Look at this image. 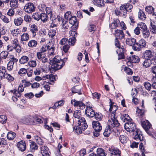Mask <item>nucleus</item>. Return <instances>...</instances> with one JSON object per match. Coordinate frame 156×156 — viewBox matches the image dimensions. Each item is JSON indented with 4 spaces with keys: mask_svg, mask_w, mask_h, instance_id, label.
<instances>
[{
    "mask_svg": "<svg viewBox=\"0 0 156 156\" xmlns=\"http://www.w3.org/2000/svg\"><path fill=\"white\" fill-rule=\"evenodd\" d=\"M32 17L34 20L38 21L41 18V14L38 13H34Z\"/></svg>",
    "mask_w": 156,
    "mask_h": 156,
    "instance_id": "obj_59",
    "label": "nucleus"
},
{
    "mask_svg": "<svg viewBox=\"0 0 156 156\" xmlns=\"http://www.w3.org/2000/svg\"><path fill=\"white\" fill-rule=\"evenodd\" d=\"M7 120V118L5 115H2L0 116V122L2 124L5 123Z\"/></svg>",
    "mask_w": 156,
    "mask_h": 156,
    "instance_id": "obj_60",
    "label": "nucleus"
},
{
    "mask_svg": "<svg viewBox=\"0 0 156 156\" xmlns=\"http://www.w3.org/2000/svg\"><path fill=\"white\" fill-rule=\"evenodd\" d=\"M133 138L136 140H139L140 141H142L139 145V147H144V144H145L144 141H143V136L142 134H141L140 131L138 130H136L135 133L133 134Z\"/></svg>",
    "mask_w": 156,
    "mask_h": 156,
    "instance_id": "obj_3",
    "label": "nucleus"
},
{
    "mask_svg": "<svg viewBox=\"0 0 156 156\" xmlns=\"http://www.w3.org/2000/svg\"><path fill=\"white\" fill-rule=\"evenodd\" d=\"M35 140L37 143L40 145H42L43 144V141L39 137L37 136H34Z\"/></svg>",
    "mask_w": 156,
    "mask_h": 156,
    "instance_id": "obj_50",
    "label": "nucleus"
},
{
    "mask_svg": "<svg viewBox=\"0 0 156 156\" xmlns=\"http://www.w3.org/2000/svg\"><path fill=\"white\" fill-rule=\"evenodd\" d=\"M37 44V42L35 40H32L29 41L28 43V47L31 48L36 47Z\"/></svg>",
    "mask_w": 156,
    "mask_h": 156,
    "instance_id": "obj_28",
    "label": "nucleus"
},
{
    "mask_svg": "<svg viewBox=\"0 0 156 156\" xmlns=\"http://www.w3.org/2000/svg\"><path fill=\"white\" fill-rule=\"evenodd\" d=\"M28 65L30 67H35L37 65L36 61L34 60L30 61L28 62Z\"/></svg>",
    "mask_w": 156,
    "mask_h": 156,
    "instance_id": "obj_63",
    "label": "nucleus"
},
{
    "mask_svg": "<svg viewBox=\"0 0 156 156\" xmlns=\"http://www.w3.org/2000/svg\"><path fill=\"white\" fill-rule=\"evenodd\" d=\"M138 27L140 29L141 31L147 29V26L145 24L142 22L139 23L138 24Z\"/></svg>",
    "mask_w": 156,
    "mask_h": 156,
    "instance_id": "obj_40",
    "label": "nucleus"
},
{
    "mask_svg": "<svg viewBox=\"0 0 156 156\" xmlns=\"http://www.w3.org/2000/svg\"><path fill=\"white\" fill-rule=\"evenodd\" d=\"M43 22L44 23L47 21L48 19L47 15L44 13L41 14V18Z\"/></svg>",
    "mask_w": 156,
    "mask_h": 156,
    "instance_id": "obj_51",
    "label": "nucleus"
},
{
    "mask_svg": "<svg viewBox=\"0 0 156 156\" xmlns=\"http://www.w3.org/2000/svg\"><path fill=\"white\" fill-rule=\"evenodd\" d=\"M123 7H124L127 11L130 12L131 11V10L133 8L132 5L129 3H127L126 5H123Z\"/></svg>",
    "mask_w": 156,
    "mask_h": 156,
    "instance_id": "obj_61",
    "label": "nucleus"
},
{
    "mask_svg": "<svg viewBox=\"0 0 156 156\" xmlns=\"http://www.w3.org/2000/svg\"><path fill=\"white\" fill-rule=\"evenodd\" d=\"M138 43L141 48L145 47L146 46V41L144 39H142L140 40Z\"/></svg>",
    "mask_w": 156,
    "mask_h": 156,
    "instance_id": "obj_57",
    "label": "nucleus"
},
{
    "mask_svg": "<svg viewBox=\"0 0 156 156\" xmlns=\"http://www.w3.org/2000/svg\"><path fill=\"white\" fill-rule=\"evenodd\" d=\"M142 64L146 68L149 67L151 64L154 65H156V60L154 58H152L151 59L146 58Z\"/></svg>",
    "mask_w": 156,
    "mask_h": 156,
    "instance_id": "obj_7",
    "label": "nucleus"
},
{
    "mask_svg": "<svg viewBox=\"0 0 156 156\" xmlns=\"http://www.w3.org/2000/svg\"><path fill=\"white\" fill-rule=\"evenodd\" d=\"M119 23V20L117 19L114 20L110 25V27L111 29H115L118 25V24Z\"/></svg>",
    "mask_w": 156,
    "mask_h": 156,
    "instance_id": "obj_43",
    "label": "nucleus"
},
{
    "mask_svg": "<svg viewBox=\"0 0 156 156\" xmlns=\"http://www.w3.org/2000/svg\"><path fill=\"white\" fill-rule=\"evenodd\" d=\"M139 19L142 20H145L146 19V16L142 11H140L138 14Z\"/></svg>",
    "mask_w": 156,
    "mask_h": 156,
    "instance_id": "obj_45",
    "label": "nucleus"
},
{
    "mask_svg": "<svg viewBox=\"0 0 156 156\" xmlns=\"http://www.w3.org/2000/svg\"><path fill=\"white\" fill-rule=\"evenodd\" d=\"M8 55V52L5 51H3L0 54V57L1 58L5 59Z\"/></svg>",
    "mask_w": 156,
    "mask_h": 156,
    "instance_id": "obj_53",
    "label": "nucleus"
},
{
    "mask_svg": "<svg viewBox=\"0 0 156 156\" xmlns=\"http://www.w3.org/2000/svg\"><path fill=\"white\" fill-rule=\"evenodd\" d=\"M77 121H78V126H80L82 127V128L83 127V126H86V129L87 128V125L85 119L84 118H81Z\"/></svg>",
    "mask_w": 156,
    "mask_h": 156,
    "instance_id": "obj_25",
    "label": "nucleus"
},
{
    "mask_svg": "<svg viewBox=\"0 0 156 156\" xmlns=\"http://www.w3.org/2000/svg\"><path fill=\"white\" fill-rule=\"evenodd\" d=\"M71 104L77 108L83 109L85 108V105L81 101H77L75 99H72L71 101Z\"/></svg>",
    "mask_w": 156,
    "mask_h": 156,
    "instance_id": "obj_5",
    "label": "nucleus"
},
{
    "mask_svg": "<svg viewBox=\"0 0 156 156\" xmlns=\"http://www.w3.org/2000/svg\"><path fill=\"white\" fill-rule=\"evenodd\" d=\"M136 41V39L133 38H127L126 39V43L132 47Z\"/></svg>",
    "mask_w": 156,
    "mask_h": 156,
    "instance_id": "obj_26",
    "label": "nucleus"
},
{
    "mask_svg": "<svg viewBox=\"0 0 156 156\" xmlns=\"http://www.w3.org/2000/svg\"><path fill=\"white\" fill-rule=\"evenodd\" d=\"M23 21V19L21 17L16 18L14 19V22L15 25L16 26L20 25Z\"/></svg>",
    "mask_w": 156,
    "mask_h": 156,
    "instance_id": "obj_27",
    "label": "nucleus"
},
{
    "mask_svg": "<svg viewBox=\"0 0 156 156\" xmlns=\"http://www.w3.org/2000/svg\"><path fill=\"white\" fill-rule=\"evenodd\" d=\"M127 11L124 7H123V5H122L120 7L119 11H116L115 13L117 15H120L121 16L125 17L126 16Z\"/></svg>",
    "mask_w": 156,
    "mask_h": 156,
    "instance_id": "obj_16",
    "label": "nucleus"
},
{
    "mask_svg": "<svg viewBox=\"0 0 156 156\" xmlns=\"http://www.w3.org/2000/svg\"><path fill=\"white\" fill-rule=\"evenodd\" d=\"M76 41V38L73 37L70 38L68 41V43L69 45L73 46L74 45Z\"/></svg>",
    "mask_w": 156,
    "mask_h": 156,
    "instance_id": "obj_64",
    "label": "nucleus"
},
{
    "mask_svg": "<svg viewBox=\"0 0 156 156\" xmlns=\"http://www.w3.org/2000/svg\"><path fill=\"white\" fill-rule=\"evenodd\" d=\"M125 129L128 132H133L136 129L135 124L131 121L126 122L124 125Z\"/></svg>",
    "mask_w": 156,
    "mask_h": 156,
    "instance_id": "obj_4",
    "label": "nucleus"
},
{
    "mask_svg": "<svg viewBox=\"0 0 156 156\" xmlns=\"http://www.w3.org/2000/svg\"><path fill=\"white\" fill-rule=\"evenodd\" d=\"M108 127L112 129L115 127H117L119 125L118 120L116 116H114L113 114L109 115L108 116Z\"/></svg>",
    "mask_w": 156,
    "mask_h": 156,
    "instance_id": "obj_2",
    "label": "nucleus"
},
{
    "mask_svg": "<svg viewBox=\"0 0 156 156\" xmlns=\"http://www.w3.org/2000/svg\"><path fill=\"white\" fill-rule=\"evenodd\" d=\"M18 0H11L10 1V6L13 9H16L17 8L19 5V4L18 2ZM19 1L23 2V0H19Z\"/></svg>",
    "mask_w": 156,
    "mask_h": 156,
    "instance_id": "obj_22",
    "label": "nucleus"
},
{
    "mask_svg": "<svg viewBox=\"0 0 156 156\" xmlns=\"http://www.w3.org/2000/svg\"><path fill=\"white\" fill-rule=\"evenodd\" d=\"M141 124L145 130L151 129V124L148 120H145L142 121Z\"/></svg>",
    "mask_w": 156,
    "mask_h": 156,
    "instance_id": "obj_17",
    "label": "nucleus"
},
{
    "mask_svg": "<svg viewBox=\"0 0 156 156\" xmlns=\"http://www.w3.org/2000/svg\"><path fill=\"white\" fill-rule=\"evenodd\" d=\"M154 53L151 51L150 50H146L144 53V57L147 58H154L153 57Z\"/></svg>",
    "mask_w": 156,
    "mask_h": 156,
    "instance_id": "obj_23",
    "label": "nucleus"
},
{
    "mask_svg": "<svg viewBox=\"0 0 156 156\" xmlns=\"http://www.w3.org/2000/svg\"><path fill=\"white\" fill-rule=\"evenodd\" d=\"M29 58L28 57L23 55L20 59L19 62L21 64H24L28 62Z\"/></svg>",
    "mask_w": 156,
    "mask_h": 156,
    "instance_id": "obj_36",
    "label": "nucleus"
},
{
    "mask_svg": "<svg viewBox=\"0 0 156 156\" xmlns=\"http://www.w3.org/2000/svg\"><path fill=\"white\" fill-rule=\"evenodd\" d=\"M6 71L5 67L3 66L0 67V76L2 78H5V76Z\"/></svg>",
    "mask_w": 156,
    "mask_h": 156,
    "instance_id": "obj_37",
    "label": "nucleus"
},
{
    "mask_svg": "<svg viewBox=\"0 0 156 156\" xmlns=\"http://www.w3.org/2000/svg\"><path fill=\"white\" fill-rule=\"evenodd\" d=\"M85 113L87 116L90 118L93 117L95 115L94 110L92 109V107L90 106L89 105H86Z\"/></svg>",
    "mask_w": 156,
    "mask_h": 156,
    "instance_id": "obj_6",
    "label": "nucleus"
},
{
    "mask_svg": "<svg viewBox=\"0 0 156 156\" xmlns=\"http://www.w3.org/2000/svg\"><path fill=\"white\" fill-rule=\"evenodd\" d=\"M42 78L43 80L49 79L50 81L53 82L54 81V80L55 79V77L53 75L51 74L50 75H46L45 76H43Z\"/></svg>",
    "mask_w": 156,
    "mask_h": 156,
    "instance_id": "obj_52",
    "label": "nucleus"
},
{
    "mask_svg": "<svg viewBox=\"0 0 156 156\" xmlns=\"http://www.w3.org/2000/svg\"><path fill=\"white\" fill-rule=\"evenodd\" d=\"M93 3L95 5L99 7H102L105 6L103 1H101V0H93Z\"/></svg>",
    "mask_w": 156,
    "mask_h": 156,
    "instance_id": "obj_30",
    "label": "nucleus"
},
{
    "mask_svg": "<svg viewBox=\"0 0 156 156\" xmlns=\"http://www.w3.org/2000/svg\"><path fill=\"white\" fill-rule=\"evenodd\" d=\"M150 29L151 32L154 34H156V26L154 24V23H153L152 20L150 19Z\"/></svg>",
    "mask_w": 156,
    "mask_h": 156,
    "instance_id": "obj_29",
    "label": "nucleus"
},
{
    "mask_svg": "<svg viewBox=\"0 0 156 156\" xmlns=\"http://www.w3.org/2000/svg\"><path fill=\"white\" fill-rule=\"evenodd\" d=\"M73 115L75 118H77L78 119V120L80 119V117L81 115L80 111L78 110H76L74 112Z\"/></svg>",
    "mask_w": 156,
    "mask_h": 156,
    "instance_id": "obj_55",
    "label": "nucleus"
},
{
    "mask_svg": "<svg viewBox=\"0 0 156 156\" xmlns=\"http://www.w3.org/2000/svg\"><path fill=\"white\" fill-rule=\"evenodd\" d=\"M92 126L95 131L99 132L102 129V126L100 123L98 121H93Z\"/></svg>",
    "mask_w": 156,
    "mask_h": 156,
    "instance_id": "obj_12",
    "label": "nucleus"
},
{
    "mask_svg": "<svg viewBox=\"0 0 156 156\" xmlns=\"http://www.w3.org/2000/svg\"><path fill=\"white\" fill-rule=\"evenodd\" d=\"M97 153L99 156H106V154L105 150L102 148H98L97 150Z\"/></svg>",
    "mask_w": 156,
    "mask_h": 156,
    "instance_id": "obj_32",
    "label": "nucleus"
},
{
    "mask_svg": "<svg viewBox=\"0 0 156 156\" xmlns=\"http://www.w3.org/2000/svg\"><path fill=\"white\" fill-rule=\"evenodd\" d=\"M120 118L121 120L124 122H128L130 121L131 120L129 115L127 114H124L122 115Z\"/></svg>",
    "mask_w": 156,
    "mask_h": 156,
    "instance_id": "obj_33",
    "label": "nucleus"
},
{
    "mask_svg": "<svg viewBox=\"0 0 156 156\" xmlns=\"http://www.w3.org/2000/svg\"><path fill=\"white\" fill-rule=\"evenodd\" d=\"M119 140L122 143L124 144L126 143L128 140V138L127 136L124 135H121L120 136Z\"/></svg>",
    "mask_w": 156,
    "mask_h": 156,
    "instance_id": "obj_48",
    "label": "nucleus"
},
{
    "mask_svg": "<svg viewBox=\"0 0 156 156\" xmlns=\"http://www.w3.org/2000/svg\"><path fill=\"white\" fill-rule=\"evenodd\" d=\"M24 9L26 12L30 13L34 11V7L33 3H29L25 5Z\"/></svg>",
    "mask_w": 156,
    "mask_h": 156,
    "instance_id": "obj_11",
    "label": "nucleus"
},
{
    "mask_svg": "<svg viewBox=\"0 0 156 156\" xmlns=\"http://www.w3.org/2000/svg\"><path fill=\"white\" fill-rule=\"evenodd\" d=\"M64 101L63 100H61L56 102L53 106V108H56L57 107L62 106L64 104Z\"/></svg>",
    "mask_w": 156,
    "mask_h": 156,
    "instance_id": "obj_49",
    "label": "nucleus"
},
{
    "mask_svg": "<svg viewBox=\"0 0 156 156\" xmlns=\"http://www.w3.org/2000/svg\"><path fill=\"white\" fill-rule=\"evenodd\" d=\"M69 23L72 25H75L76 26H77L78 23L77 22L76 17L75 16H73L69 20Z\"/></svg>",
    "mask_w": 156,
    "mask_h": 156,
    "instance_id": "obj_31",
    "label": "nucleus"
},
{
    "mask_svg": "<svg viewBox=\"0 0 156 156\" xmlns=\"http://www.w3.org/2000/svg\"><path fill=\"white\" fill-rule=\"evenodd\" d=\"M111 128L107 126L103 133V135L105 137H108L112 132Z\"/></svg>",
    "mask_w": 156,
    "mask_h": 156,
    "instance_id": "obj_35",
    "label": "nucleus"
},
{
    "mask_svg": "<svg viewBox=\"0 0 156 156\" xmlns=\"http://www.w3.org/2000/svg\"><path fill=\"white\" fill-rule=\"evenodd\" d=\"M133 49L135 51H139L141 49V48L139 45L138 42L136 43V42L132 47Z\"/></svg>",
    "mask_w": 156,
    "mask_h": 156,
    "instance_id": "obj_41",
    "label": "nucleus"
},
{
    "mask_svg": "<svg viewBox=\"0 0 156 156\" xmlns=\"http://www.w3.org/2000/svg\"><path fill=\"white\" fill-rule=\"evenodd\" d=\"M128 59L129 61L127 62V64L129 63L130 62L133 63H137L140 61L139 58L138 56L135 55L130 56L129 57Z\"/></svg>",
    "mask_w": 156,
    "mask_h": 156,
    "instance_id": "obj_21",
    "label": "nucleus"
},
{
    "mask_svg": "<svg viewBox=\"0 0 156 156\" xmlns=\"http://www.w3.org/2000/svg\"><path fill=\"white\" fill-rule=\"evenodd\" d=\"M110 103L111 104L110 105V108L109 109V111L111 112V113L109 115L113 114L114 116H116L115 115V113L116 111L117 110L118 108V107L115 105L112 104V102L110 100Z\"/></svg>",
    "mask_w": 156,
    "mask_h": 156,
    "instance_id": "obj_19",
    "label": "nucleus"
},
{
    "mask_svg": "<svg viewBox=\"0 0 156 156\" xmlns=\"http://www.w3.org/2000/svg\"><path fill=\"white\" fill-rule=\"evenodd\" d=\"M45 9L47 14V15H48L50 16V19L51 18L52 20H53V19L52 18V10L51 8L50 7H46Z\"/></svg>",
    "mask_w": 156,
    "mask_h": 156,
    "instance_id": "obj_47",
    "label": "nucleus"
},
{
    "mask_svg": "<svg viewBox=\"0 0 156 156\" xmlns=\"http://www.w3.org/2000/svg\"><path fill=\"white\" fill-rule=\"evenodd\" d=\"M29 38V35L27 33H23L21 36V41H28Z\"/></svg>",
    "mask_w": 156,
    "mask_h": 156,
    "instance_id": "obj_38",
    "label": "nucleus"
},
{
    "mask_svg": "<svg viewBox=\"0 0 156 156\" xmlns=\"http://www.w3.org/2000/svg\"><path fill=\"white\" fill-rule=\"evenodd\" d=\"M48 47L49 45H44L42 46L40 49V51L37 53V57L38 59L41 58L42 53L47 51Z\"/></svg>",
    "mask_w": 156,
    "mask_h": 156,
    "instance_id": "obj_13",
    "label": "nucleus"
},
{
    "mask_svg": "<svg viewBox=\"0 0 156 156\" xmlns=\"http://www.w3.org/2000/svg\"><path fill=\"white\" fill-rule=\"evenodd\" d=\"M48 48L47 50L48 56L50 59H52L53 56L55 55V48L53 46L51 47L49 45Z\"/></svg>",
    "mask_w": 156,
    "mask_h": 156,
    "instance_id": "obj_18",
    "label": "nucleus"
},
{
    "mask_svg": "<svg viewBox=\"0 0 156 156\" xmlns=\"http://www.w3.org/2000/svg\"><path fill=\"white\" fill-rule=\"evenodd\" d=\"M16 134L13 132H10L8 133L7 136V138L9 140H12L15 137Z\"/></svg>",
    "mask_w": 156,
    "mask_h": 156,
    "instance_id": "obj_44",
    "label": "nucleus"
},
{
    "mask_svg": "<svg viewBox=\"0 0 156 156\" xmlns=\"http://www.w3.org/2000/svg\"><path fill=\"white\" fill-rule=\"evenodd\" d=\"M57 30V28H55L53 29H51L50 30L48 33V35L49 36L51 37V38L55 36Z\"/></svg>",
    "mask_w": 156,
    "mask_h": 156,
    "instance_id": "obj_34",
    "label": "nucleus"
},
{
    "mask_svg": "<svg viewBox=\"0 0 156 156\" xmlns=\"http://www.w3.org/2000/svg\"><path fill=\"white\" fill-rule=\"evenodd\" d=\"M16 146L19 150L21 151H24L26 148V144L23 141H20L18 142Z\"/></svg>",
    "mask_w": 156,
    "mask_h": 156,
    "instance_id": "obj_20",
    "label": "nucleus"
},
{
    "mask_svg": "<svg viewBox=\"0 0 156 156\" xmlns=\"http://www.w3.org/2000/svg\"><path fill=\"white\" fill-rule=\"evenodd\" d=\"M24 90V89L23 85L22 86H19L17 90L15 89L14 90H11L10 91L14 94L16 97L18 98H19L21 96L20 93L23 92Z\"/></svg>",
    "mask_w": 156,
    "mask_h": 156,
    "instance_id": "obj_9",
    "label": "nucleus"
},
{
    "mask_svg": "<svg viewBox=\"0 0 156 156\" xmlns=\"http://www.w3.org/2000/svg\"><path fill=\"white\" fill-rule=\"evenodd\" d=\"M49 60L52 62V68L55 70H58L62 68L65 65V61H66L61 59L58 55L55 56L52 60L50 59Z\"/></svg>",
    "mask_w": 156,
    "mask_h": 156,
    "instance_id": "obj_1",
    "label": "nucleus"
},
{
    "mask_svg": "<svg viewBox=\"0 0 156 156\" xmlns=\"http://www.w3.org/2000/svg\"><path fill=\"white\" fill-rule=\"evenodd\" d=\"M14 62H15L14 61H9L7 66V69L8 70L11 71L12 69Z\"/></svg>",
    "mask_w": 156,
    "mask_h": 156,
    "instance_id": "obj_54",
    "label": "nucleus"
},
{
    "mask_svg": "<svg viewBox=\"0 0 156 156\" xmlns=\"http://www.w3.org/2000/svg\"><path fill=\"white\" fill-rule=\"evenodd\" d=\"M30 30L32 33V36L33 37H34L36 35V33L38 30V27L35 24L30 26L29 28Z\"/></svg>",
    "mask_w": 156,
    "mask_h": 156,
    "instance_id": "obj_14",
    "label": "nucleus"
},
{
    "mask_svg": "<svg viewBox=\"0 0 156 156\" xmlns=\"http://www.w3.org/2000/svg\"><path fill=\"white\" fill-rule=\"evenodd\" d=\"M145 110L143 108L138 109L136 111L137 115L140 117H142L144 115Z\"/></svg>",
    "mask_w": 156,
    "mask_h": 156,
    "instance_id": "obj_42",
    "label": "nucleus"
},
{
    "mask_svg": "<svg viewBox=\"0 0 156 156\" xmlns=\"http://www.w3.org/2000/svg\"><path fill=\"white\" fill-rule=\"evenodd\" d=\"M143 37L145 39L148 38L150 36V31L147 29L142 31Z\"/></svg>",
    "mask_w": 156,
    "mask_h": 156,
    "instance_id": "obj_46",
    "label": "nucleus"
},
{
    "mask_svg": "<svg viewBox=\"0 0 156 156\" xmlns=\"http://www.w3.org/2000/svg\"><path fill=\"white\" fill-rule=\"evenodd\" d=\"M115 39H122L124 37V34L122 30H117L115 31Z\"/></svg>",
    "mask_w": 156,
    "mask_h": 156,
    "instance_id": "obj_24",
    "label": "nucleus"
},
{
    "mask_svg": "<svg viewBox=\"0 0 156 156\" xmlns=\"http://www.w3.org/2000/svg\"><path fill=\"white\" fill-rule=\"evenodd\" d=\"M108 150L111 156H121L120 151L117 148L112 147L109 148Z\"/></svg>",
    "mask_w": 156,
    "mask_h": 156,
    "instance_id": "obj_10",
    "label": "nucleus"
},
{
    "mask_svg": "<svg viewBox=\"0 0 156 156\" xmlns=\"http://www.w3.org/2000/svg\"><path fill=\"white\" fill-rule=\"evenodd\" d=\"M72 17L71 13L70 11H67L65 14V19L67 20H68Z\"/></svg>",
    "mask_w": 156,
    "mask_h": 156,
    "instance_id": "obj_62",
    "label": "nucleus"
},
{
    "mask_svg": "<svg viewBox=\"0 0 156 156\" xmlns=\"http://www.w3.org/2000/svg\"><path fill=\"white\" fill-rule=\"evenodd\" d=\"M81 88L79 86H76L72 88V92L73 93H77L79 94H81L80 92Z\"/></svg>",
    "mask_w": 156,
    "mask_h": 156,
    "instance_id": "obj_39",
    "label": "nucleus"
},
{
    "mask_svg": "<svg viewBox=\"0 0 156 156\" xmlns=\"http://www.w3.org/2000/svg\"><path fill=\"white\" fill-rule=\"evenodd\" d=\"M22 122L25 124L34 125L35 122L34 121V118L32 116H28L24 117L22 119Z\"/></svg>",
    "mask_w": 156,
    "mask_h": 156,
    "instance_id": "obj_8",
    "label": "nucleus"
},
{
    "mask_svg": "<svg viewBox=\"0 0 156 156\" xmlns=\"http://www.w3.org/2000/svg\"><path fill=\"white\" fill-rule=\"evenodd\" d=\"M146 11L149 14H153V8L151 6H147L145 8Z\"/></svg>",
    "mask_w": 156,
    "mask_h": 156,
    "instance_id": "obj_58",
    "label": "nucleus"
},
{
    "mask_svg": "<svg viewBox=\"0 0 156 156\" xmlns=\"http://www.w3.org/2000/svg\"><path fill=\"white\" fill-rule=\"evenodd\" d=\"M82 128L80 126H74L73 127V130L74 132L76 133L77 134H79L82 133V131H84L86 129V126H84Z\"/></svg>",
    "mask_w": 156,
    "mask_h": 156,
    "instance_id": "obj_15",
    "label": "nucleus"
},
{
    "mask_svg": "<svg viewBox=\"0 0 156 156\" xmlns=\"http://www.w3.org/2000/svg\"><path fill=\"white\" fill-rule=\"evenodd\" d=\"M1 19L2 21L5 23L7 24L10 22V20L5 16L2 15Z\"/></svg>",
    "mask_w": 156,
    "mask_h": 156,
    "instance_id": "obj_56",
    "label": "nucleus"
}]
</instances>
